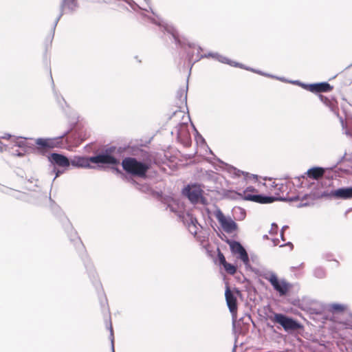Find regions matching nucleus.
Segmentation results:
<instances>
[{"label": "nucleus", "instance_id": "14", "mask_svg": "<svg viewBox=\"0 0 352 352\" xmlns=\"http://www.w3.org/2000/svg\"><path fill=\"white\" fill-rule=\"evenodd\" d=\"M331 195L336 198L342 199H348L352 198V187L343 188L333 190L331 192Z\"/></svg>", "mask_w": 352, "mask_h": 352}, {"label": "nucleus", "instance_id": "25", "mask_svg": "<svg viewBox=\"0 0 352 352\" xmlns=\"http://www.w3.org/2000/svg\"><path fill=\"white\" fill-rule=\"evenodd\" d=\"M114 169L118 173H121V171L118 168H116Z\"/></svg>", "mask_w": 352, "mask_h": 352}, {"label": "nucleus", "instance_id": "7", "mask_svg": "<svg viewBox=\"0 0 352 352\" xmlns=\"http://www.w3.org/2000/svg\"><path fill=\"white\" fill-rule=\"evenodd\" d=\"M216 217L226 232L232 233L237 229L236 223L230 217H226L221 212H218Z\"/></svg>", "mask_w": 352, "mask_h": 352}, {"label": "nucleus", "instance_id": "4", "mask_svg": "<svg viewBox=\"0 0 352 352\" xmlns=\"http://www.w3.org/2000/svg\"><path fill=\"white\" fill-rule=\"evenodd\" d=\"M264 278L271 283L274 289L278 292L280 296L286 295L292 288L289 283L283 279L279 280L274 273L265 275Z\"/></svg>", "mask_w": 352, "mask_h": 352}, {"label": "nucleus", "instance_id": "9", "mask_svg": "<svg viewBox=\"0 0 352 352\" xmlns=\"http://www.w3.org/2000/svg\"><path fill=\"white\" fill-rule=\"evenodd\" d=\"M226 300L230 313L232 314L233 319L235 320L237 318V300L232 292L230 291L229 287H227L225 292Z\"/></svg>", "mask_w": 352, "mask_h": 352}, {"label": "nucleus", "instance_id": "13", "mask_svg": "<svg viewBox=\"0 0 352 352\" xmlns=\"http://www.w3.org/2000/svg\"><path fill=\"white\" fill-rule=\"evenodd\" d=\"M184 223L187 226L189 232L195 236L199 230L197 219L192 215L187 214L186 217H184Z\"/></svg>", "mask_w": 352, "mask_h": 352}, {"label": "nucleus", "instance_id": "21", "mask_svg": "<svg viewBox=\"0 0 352 352\" xmlns=\"http://www.w3.org/2000/svg\"><path fill=\"white\" fill-rule=\"evenodd\" d=\"M218 258L220 264H221L223 266L227 263L224 255L220 251L218 252Z\"/></svg>", "mask_w": 352, "mask_h": 352}, {"label": "nucleus", "instance_id": "5", "mask_svg": "<svg viewBox=\"0 0 352 352\" xmlns=\"http://www.w3.org/2000/svg\"><path fill=\"white\" fill-rule=\"evenodd\" d=\"M272 320L280 324L285 331L298 330L301 328V325L296 320L281 314H275Z\"/></svg>", "mask_w": 352, "mask_h": 352}, {"label": "nucleus", "instance_id": "8", "mask_svg": "<svg viewBox=\"0 0 352 352\" xmlns=\"http://www.w3.org/2000/svg\"><path fill=\"white\" fill-rule=\"evenodd\" d=\"M78 7L77 0H62L60 5V12L58 16L56 17L54 21L53 31L55 30V28L65 12H73Z\"/></svg>", "mask_w": 352, "mask_h": 352}, {"label": "nucleus", "instance_id": "11", "mask_svg": "<svg viewBox=\"0 0 352 352\" xmlns=\"http://www.w3.org/2000/svg\"><path fill=\"white\" fill-rule=\"evenodd\" d=\"M230 248L232 252L238 254L239 258L245 264L249 262V257L245 248L237 241H233L230 243Z\"/></svg>", "mask_w": 352, "mask_h": 352}, {"label": "nucleus", "instance_id": "16", "mask_svg": "<svg viewBox=\"0 0 352 352\" xmlns=\"http://www.w3.org/2000/svg\"><path fill=\"white\" fill-rule=\"evenodd\" d=\"M324 169L321 167H314L307 171V175L309 178L313 179H318L324 174Z\"/></svg>", "mask_w": 352, "mask_h": 352}, {"label": "nucleus", "instance_id": "28", "mask_svg": "<svg viewBox=\"0 0 352 352\" xmlns=\"http://www.w3.org/2000/svg\"><path fill=\"white\" fill-rule=\"evenodd\" d=\"M281 237H282V239H283V241H285L284 235H283V232L281 233Z\"/></svg>", "mask_w": 352, "mask_h": 352}, {"label": "nucleus", "instance_id": "27", "mask_svg": "<svg viewBox=\"0 0 352 352\" xmlns=\"http://www.w3.org/2000/svg\"><path fill=\"white\" fill-rule=\"evenodd\" d=\"M141 9L146 11V12H148V10L146 8H140Z\"/></svg>", "mask_w": 352, "mask_h": 352}, {"label": "nucleus", "instance_id": "23", "mask_svg": "<svg viewBox=\"0 0 352 352\" xmlns=\"http://www.w3.org/2000/svg\"><path fill=\"white\" fill-rule=\"evenodd\" d=\"M12 137L10 135H6L5 136L3 137V138H5V139H11Z\"/></svg>", "mask_w": 352, "mask_h": 352}, {"label": "nucleus", "instance_id": "2", "mask_svg": "<svg viewBox=\"0 0 352 352\" xmlns=\"http://www.w3.org/2000/svg\"><path fill=\"white\" fill-rule=\"evenodd\" d=\"M122 166L126 173L145 178L146 173L151 167V160L148 157L144 162H140L135 157H127L122 160Z\"/></svg>", "mask_w": 352, "mask_h": 352}, {"label": "nucleus", "instance_id": "10", "mask_svg": "<svg viewBox=\"0 0 352 352\" xmlns=\"http://www.w3.org/2000/svg\"><path fill=\"white\" fill-rule=\"evenodd\" d=\"M92 163L117 165L119 160L109 154H100L90 157Z\"/></svg>", "mask_w": 352, "mask_h": 352}, {"label": "nucleus", "instance_id": "22", "mask_svg": "<svg viewBox=\"0 0 352 352\" xmlns=\"http://www.w3.org/2000/svg\"><path fill=\"white\" fill-rule=\"evenodd\" d=\"M144 2L146 3L148 8L150 10H152L151 7V6H150V0H144ZM151 12L153 13V11H151Z\"/></svg>", "mask_w": 352, "mask_h": 352}, {"label": "nucleus", "instance_id": "17", "mask_svg": "<svg viewBox=\"0 0 352 352\" xmlns=\"http://www.w3.org/2000/svg\"><path fill=\"white\" fill-rule=\"evenodd\" d=\"M90 157H76L73 159L70 164L74 166L87 168L90 166Z\"/></svg>", "mask_w": 352, "mask_h": 352}, {"label": "nucleus", "instance_id": "15", "mask_svg": "<svg viewBox=\"0 0 352 352\" xmlns=\"http://www.w3.org/2000/svg\"><path fill=\"white\" fill-rule=\"evenodd\" d=\"M51 161L60 167H68L70 165L69 159L58 153H52L50 156Z\"/></svg>", "mask_w": 352, "mask_h": 352}, {"label": "nucleus", "instance_id": "24", "mask_svg": "<svg viewBox=\"0 0 352 352\" xmlns=\"http://www.w3.org/2000/svg\"><path fill=\"white\" fill-rule=\"evenodd\" d=\"M61 173V172L60 170H57L56 173V177H58V175Z\"/></svg>", "mask_w": 352, "mask_h": 352}, {"label": "nucleus", "instance_id": "3", "mask_svg": "<svg viewBox=\"0 0 352 352\" xmlns=\"http://www.w3.org/2000/svg\"><path fill=\"white\" fill-rule=\"evenodd\" d=\"M238 195L245 200L259 204H270L276 200L274 197L258 195L257 190L252 186L248 187L242 193H238Z\"/></svg>", "mask_w": 352, "mask_h": 352}, {"label": "nucleus", "instance_id": "12", "mask_svg": "<svg viewBox=\"0 0 352 352\" xmlns=\"http://www.w3.org/2000/svg\"><path fill=\"white\" fill-rule=\"evenodd\" d=\"M306 89L314 93L328 92L333 89V87L327 82L311 84L305 86Z\"/></svg>", "mask_w": 352, "mask_h": 352}, {"label": "nucleus", "instance_id": "1", "mask_svg": "<svg viewBox=\"0 0 352 352\" xmlns=\"http://www.w3.org/2000/svg\"><path fill=\"white\" fill-rule=\"evenodd\" d=\"M152 22L159 25L163 26L164 30L170 34L174 39L175 43L183 48L188 54L189 63L194 65L196 62L204 58H211L214 60H217L219 63L229 65L230 66H243L230 58L223 56L222 55L210 52L208 54H201L202 49L195 43H190L184 38H181L178 32L175 28L168 24H162L160 20L157 21L152 19Z\"/></svg>", "mask_w": 352, "mask_h": 352}, {"label": "nucleus", "instance_id": "18", "mask_svg": "<svg viewBox=\"0 0 352 352\" xmlns=\"http://www.w3.org/2000/svg\"><path fill=\"white\" fill-rule=\"evenodd\" d=\"M186 194L192 202H197L200 196V191L195 188H189L186 190Z\"/></svg>", "mask_w": 352, "mask_h": 352}, {"label": "nucleus", "instance_id": "6", "mask_svg": "<svg viewBox=\"0 0 352 352\" xmlns=\"http://www.w3.org/2000/svg\"><path fill=\"white\" fill-rule=\"evenodd\" d=\"M35 144L37 150L44 153L52 148L59 147L60 140V138H38Z\"/></svg>", "mask_w": 352, "mask_h": 352}, {"label": "nucleus", "instance_id": "26", "mask_svg": "<svg viewBox=\"0 0 352 352\" xmlns=\"http://www.w3.org/2000/svg\"><path fill=\"white\" fill-rule=\"evenodd\" d=\"M251 70H252V72H256V73H258V74H260V73H261L259 71H257V70L254 69H252Z\"/></svg>", "mask_w": 352, "mask_h": 352}, {"label": "nucleus", "instance_id": "20", "mask_svg": "<svg viewBox=\"0 0 352 352\" xmlns=\"http://www.w3.org/2000/svg\"><path fill=\"white\" fill-rule=\"evenodd\" d=\"M332 310L338 312H342L345 309V307L340 304H334L331 306Z\"/></svg>", "mask_w": 352, "mask_h": 352}, {"label": "nucleus", "instance_id": "19", "mask_svg": "<svg viewBox=\"0 0 352 352\" xmlns=\"http://www.w3.org/2000/svg\"><path fill=\"white\" fill-rule=\"evenodd\" d=\"M223 267L226 272L230 275H234L236 272V267L228 262L223 265Z\"/></svg>", "mask_w": 352, "mask_h": 352}]
</instances>
